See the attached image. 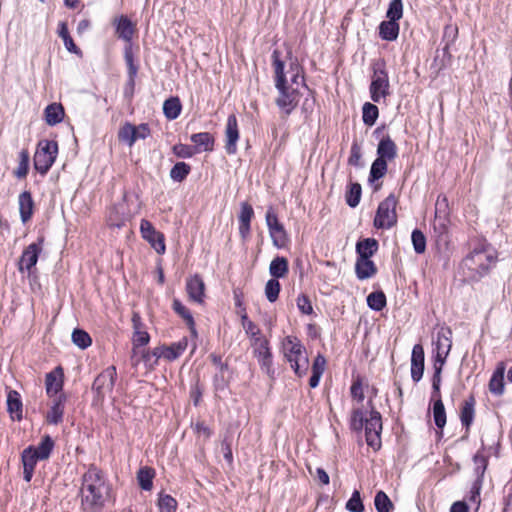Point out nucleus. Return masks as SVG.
<instances>
[{
	"mask_svg": "<svg viewBox=\"0 0 512 512\" xmlns=\"http://www.w3.org/2000/svg\"><path fill=\"white\" fill-rule=\"evenodd\" d=\"M433 397H437L433 404V419L435 425L442 429L446 424V412L444 408V404L440 398V391L436 392L433 389Z\"/></svg>",
	"mask_w": 512,
	"mask_h": 512,
	"instance_id": "nucleus-34",
	"label": "nucleus"
},
{
	"mask_svg": "<svg viewBox=\"0 0 512 512\" xmlns=\"http://www.w3.org/2000/svg\"><path fill=\"white\" fill-rule=\"evenodd\" d=\"M118 137L122 142H125L129 147H132L136 142L134 125L130 123L123 125L119 131Z\"/></svg>",
	"mask_w": 512,
	"mask_h": 512,
	"instance_id": "nucleus-57",
	"label": "nucleus"
},
{
	"mask_svg": "<svg viewBox=\"0 0 512 512\" xmlns=\"http://www.w3.org/2000/svg\"><path fill=\"white\" fill-rule=\"evenodd\" d=\"M346 509L350 512H364V505L361 500L360 492L355 490L346 503Z\"/></svg>",
	"mask_w": 512,
	"mask_h": 512,
	"instance_id": "nucleus-59",
	"label": "nucleus"
},
{
	"mask_svg": "<svg viewBox=\"0 0 512 512\" xmlns=\"http://www.w3.org/2000/svg\"><path fill=\"white\" fill-rule=\"evenodd\" d=\"M367 305L374 311H381L386 306V296L382 291L372 292L367 297Z\"/></svg>",
	"mask_w": 512,
	"mask_h": 512,
	"instance_id": "nucleus-48",
	"label": "nucleus"
},
{
	"mask_svg": "<svg viewBox=\"0 0 512 512\" xmlns=\"http://www.w3.org/2000/svg\"><path fill=\"white\" fill-rule=\"evenodd\" d=\"M379 116L378 107L370 102L364 103L362 107V120L365 125L373 126Z\"/></svg>",
	"mask_w": 512,
	"mask_h": 512,
	"instance_id": "nucleus-44",
	"label": "nucleus"
},
{
	"mask_svg": "<svg viewBox=\"0 0 512 512\" xmlns=\"http://www.w3.org/2000/svg\"><path fill=\"white\" fill-rule=\"evenodd\" d=\"M20 218L23 223L28 222L34 210V201L29 191H23L18 198Z\"/></svg>",
	"mask_w": 512,
	"mask_h": 512,
	"instance_id": "nucleus-25",
	"label": "nucleus"
},
{
	"mask_svg": "<svg viewBox=\"0 0 512 512\" xmlns=\"http://www.w3.org/2000/svg\"><path fill=\"white\" fill-rule=\"evenodd\" d=\"M21 460L23 464V478L26 482H30L37 462L41 461L40 458H36L34 446H28L23 450Z\"/></svg>",
	"mask_w": 512,
	"mask_h": 512,
	"instance_id": "nucleus-20",
	"label": "nucleus"
},
{
	"mask_svg": "<svg viewBox=\"0 0 512 512\" xmlns=\"http://www.w3.org/2000/svg\"><path fill=\"white\" fill-rule=\"evenodd\" d=\"M173 152L180 158H191L196 153L194 147L186 144L174 145Z\"/></svg>",
	"mask_w": 512,
	"mask_h": 512,
	"instance_id": "nucleus-62",
	"label": "nucleus"
},
{
	"mask_svg": "<svg viewBox=\"0 0 512 512\" xmlns=\"http://www.w3.org/2000/svg\"><path fill=\"white\" fill-rule=\"evenodd\" d=\"M131 217H132L131 213H126L124 211V203H118L111 210V212L109 214L108 221H109L110 226L120 228Z\"/></svg>",
	"mask_w": 512,
	"mask_h": 512,
	"instance_id": "nucleus-31",
	"label": "nucleus"
},
{
	"mask_svg": "<svg viewBox=\"0 0 512 512\" xmlns=\"http://www.w3.org/2000/svg\"><path fill=\"white\" fill-rule=\"evenodd\" d=\"M474 399L466 400L461 408L460 420L462 425L466 428V431L469 430L471 424L474 420Z\"/></svg>",
	"mask_w": 512,
	"mask_h": 512,
	"instance_id": "nucleus-42",
	"label": "nucleus"
},
{
	"mask_svg": "<svg viewBox=\"0 0 512 512\" xmlns=\"http://www.w3.org/2000/svg\"><path fill=\"white\" fill-rule=\"evenodd\" d=\"M387 162L380 159H375L371 165L369 173V182H375L385 176L387 173Z\"/></svg>",
	"mask_w": 512,
	"mask_h": 512,
	"instance_id": "nucleus-45",
	"label": "nucleus"
},
{
	"mask_svg": "<svg viewBox=\"0 0 512 512\" xmlns=\"http://www.w3.org/2000/svg\"><path fill=\"white\" fill-rule=\"evenodd\" d=\"M374 505L377 512H391L393 503L384 491H378L374 498Z\"/></svg>",
	"mask_w": 512,
	"mask_h": 512,
	"instance_id": "nucleus-46",
	"label": "nucleus"
},
{
	"mask_svg": "<svg viewBox=\"0 0 512 512\" xmlns=\"http://www.w3.org/2000/svg\"><path fill=\"white\" fill-rule=\"evenodd\" d=\"M497 262V252L491 245L475 247L462 261L463 276L470 281H479L486 276Z\"/></svg>",
	"mask_w": 512,
	"mask_h": 512,
	"instance_id": "nucleus-3",
	"label": "nucleus"
},
{
	"mask_svg": "<svg viewBox=\"0 0 512 512\" xmlns=\"http://www.w3.org/2000/svg\"><path fill=\"white\" fill-rule=\"evenodd\" d=\"M28 170H29V153L27 150H22L19 153V163H18L16 170L14 171V175L19 179L25 178L28 174Z\"/></svg>",
	"mask_w": 512,
	"mask_h": 512,
	"instance_id": "nucleus-50",
	"label": "nucleus"
},
{
	"mask_svg": "<svg viewBox=\"0 0 512 512\" xmlns=\"http://www.w3.org/2000/svg\"><path fill=\"white\" fill-rule=\"evenodd\" d=\"M72 342L80 349H86L92 344V339L86 331L74 329L72 332Z\"/></svg>",
	"mask_w": 512,
	"mask_h": 512,
	"instance_id": "nucleus-49",
	"label": "nucleus"
},
{
	"mask_svg": "<svg viewBox=\"0 0 512 512\" xmlns=\"http://www.w3.org/2000/svg\"><path fill=\"white\" fill-rule=\"evenodd\" d=\"M110 490L109 483L99 468L90 465L81 479V508L84 512H101Z\"/></svg>",
	"mask_w": 512,
	"mask_h": 512,
	"instance_id": "nucleus-2",
	"label": "nucleus"
},
{
	"mask_svg": "<svg viewBox=\"0 0 512 512\" xmlns=\"http://www.w3.org/2000/svg\"><path fill=\"white\" fill-rule=\"evenodd\" d=\"M254 215L253 208L247 202L241 204L239 214V234L242 239H246L250 233V222Z\"/></svg>",
	"mask_w": 512,
	"mask_h": 512,
	"instance_id": "nucleus-23",
	"label": "nucleus"
},
{
	"mask_svg": "<svg viewBox=\"0 0 512 512\" xmlns=\"http://www.w3.org/2000/svg\"><path fill=\"white\" fill-rule=\"evenodd\" d=\"M366 443L374 451L381 448L382 419L377 411H371L369 418L364 422Z\"/></svg>",
	"mask_w": 512,
	"mask_h": 512,
	"instance_id": "nucleus-10",
	"label": "nucleus"
},
{
	"mask_svg": "<svg viewBox=\"0 0 512 512\" xmlns=\"http://www.w3.org/2000/svg\"><path fill=\"white\" fill-rule=\"evenodd\" d=\"M403 16V1L402 0H391L389 3L386 17L390 20L398 21Z\"/></svg>",
	"mask_w": 512,
	"mask_h": 512,
	"instance_id": "nucleus-55",
	"label": "nucleus"
},
{
	"mask_svg": "<svg viewBox=\"0 0 512 512\" xmlns=\"http://www.w3.org/2000/svg\"><path fill=\"white\" fill-rule=\"evenodd\" d=\"M188 345V340L186 337L182 338L178 342H175L171 344L168 347H165L164 353H165V359L169 361H173L177 359L179 356L183 354V352L186 350Z\"/></svg>",
	"mask_w": 512,
	"mask_h": 512,
	"instance_id": "nucleus-40",
	"label": "nucleus"
},
{
	"mask_svg": "<svg viewBox=\"0 0 512 512\" xmlns=\"http://www.w3.org/2000/svg\"><path fill=\"white\" fill-rule=\"evenodd\" d=\"M158 507L160 512H176L177 501L171 495L159 494Z\"/></svg>",
	"mask_w": 512,
	"mask_h": 512,
	"instance_id": "nucleus-51",
	"label": "nucleus"
},
{
	"mask_svg": "<svg viewBox=\"0 0 512 512\" xmlns=\"http://www.w3.org/2000/svg\"><path fill=\"white\" fill-rule=\"evenodd\" d=\"M398 21L390 20L383 21L379 26V36L386 41H394L399 35Z\"/></svg>",
	"mask_w": 512,
	"mask_h": 512,
	"instance_id": "nucleus-33",
	"label": "nucleus"
},
{
	"mask_svg": "<svg viewBox=\"0 0 512 512\" xmlns=\"http://www.w3.org/2000/svg\"><path fill=\"white\" fill-rule=\"evenodd\" d=\"M22 406L20 394L15 390H10L7 394V409L13 420L22 419Z\"/></svg>",
	"mask_w": 512,
	"mask_h": 512,
	"instance_id": "nucleus-27",
	"label": "nucleus"
},
{
	"mask_svg": "<svg viewBox=\"0 0 512 512\" xmlns=\"http://www.w3.org/2000/svg\"><path fill=\"white\" fill-rule=\"evenodd\" d=\"M361 185L358 183H351L349 186V190L346 194V202L351 207H356L361 199Z\"/></svg>",
	"mask_w": 512,
	"mask_h": 512,
	"instance_id": "nucleus-53",
	"label": "nucleus"
},
{
	"mask_svg": "<svg viewBox=\"0 0 512 512\" xmlns=\"http://www.w3.org/2000/svg\"><path fill=\"white\" fill-rule=\"evenodd\" d=\"M474 464H475V480H480L482 482V477L484 475V472L486 470L487 466V460L483 455H475L474 456Z\"/></svg>",
	"mask_w": 512,
	"mask_h": 512,
	"instance_id": "nucleus-61",
	"label": "nucleus"
},
{
	"mask_svg": "<svg viewBox=\"0 0 512 512\" xmlns=\"http://www.w3.org/2000/svg\"><path fill=\"white\" fill-rule=\"evenodd\" d=\"M182 110V105L178 97H170L164 101L163 113L169 120L178 118Z\"/></svg>",
	"mask_w": 512,
	"mask_h": 512,
	"instance_id": "nucleus-37",
	"label": "nucleus"
},
{
	"mask_svg": "<svg viewBox=\"0 0 512 512\" xmlns=\"http://www.w3.org/2000/svg\"><path fill=\"white\" fill-rule=\"evenodd\" d=\"M190 166L185 162H178L176 163L171 171H170V177L172 180L181 182L184 180L187 175L190 173Z\"/></svg>",
	"mask_w": 512,
	"mask_h": 512,
	"instance_id": "nucleus-52",
	"label": "nucleus"
},
{
	"mask_svg": "<svg viewBox=\"0 0 512 512\" xmlns=\"http://www.w3.org/2000/svg\"><path fill=\"white\" fill-rule=\"evenodd\" d=\"M63 369L58 366L46 374L45 388L48 396H54L63 388Z\"/></svg>",
	"mask_w": 512,
	"mask_h": 512,
	"instance_id": "nucleus-19",
	"label": "nucleus"
},
{
	"mask_svg": "<svg viewBox=\"0 0 512 512\" xmlns=\"http://www.w3.org/2000/svg\"><path fill=\"white\" fill-rule=\"evenodd\" d=\"M205 283L199 274L186 279V292L191 301L202 304L205 299Z\"/></svg>",
	"mask_w": 512,
	"mask_h": 512,
	"instance_id": "nucleus-15",
	"label": "nucleus"
},
{
	"mask_svg": "<svg viewBox=\"0 0 512 512\" xmlns=\"http://www.w3.org/2000/svg\"><path fill=\"white\" fill-rule=\"evenodd\" d=\"M424 373V349L422 345L416 344L411 354V378L414 382H419Z\"/></svg>",
	"mask_w": 512,
	"mask_h": 512,
	"instance_id": "nucleus-18",
	"label": "nucleus"
},
{
	"mask_svg": "<svg viewBox=\"0 0 512 512\" xmlns=\"http://www.w3.org/2000/svg\"><path fill=\"white\" fill-rule=\"evenodd\" d=\"M397 157V146L390 136L383 137L377 146V159L386 162L392 161Z\"/></svg>",
	"mask_w": 512,
	"mask_h": 512,
	"instance_id": "nucleus-22",
	"label": "nucleus"
},
{
	"mask_svg": "<svg viewBox=\"0 0 512 512\" xmlns=\"http://www.w3.org/2000/svg\"><path fill=\"white\" fill-rule=\"evenodd\" d=\"M65 112L59 103L49 104L44 110L45 121L49 126H55L62 122Z\"/></svg>",
	"mask_w": 512,
	"mask_h": 512,
	"instance_id": "nucleus-29",
	"label": "nucleus"
},
{
	"mask_svg": "<svg viewBox=\"0 0 512 512\" xmlns=\"http://www.w3.org/2000/svg\"><path fill=\"white\" fill-rule=\"evenodd\" d=\"M297 307L298 309L306 315H310L313 312L312 304L309 300V298L306 295H299L297 297Z\"/></svg>",
	"mask_w": 512,
	"mask_h": 512,
	"instance_id": "nucleus-63",
	"label": "nucleus"
},
{
	"mask_svg": "<svg viewBox=\"0 0 512 512\" xmlns=\"http://www.w3.org/2000/svg\"><path fill=\"white\" fill-rule=\"evenodd\" d=\"M58 154V144L54 140H41L34 154V168L45 175L54 164Z\"/></svg>",
	"mask_w": 512,
	"mask_h": 512,
	"instance_id": "nucleus-7",
	"label": "nucleus"
},
{
	"mask_svg": "<svg viewBox=\"0 0 512 512\" xmlns=\"http://www.w3.org/2000/svg\"><path fill=\"white\" fill-rule=\"evenodd\" d=\"M124 58L128 67V85H130L131 89H133L135 86V78L138 72V67L134 63V56L132 53L131 45L125 48Z\"/></svg>",
	"mask_w": 512,
	"mask_h": 512,
	"instance_id": "nucleus-41",
	"label": "nucleus"
},
{
	"mask_svg": "<svg viewBox=\"0 0 512 512\" xmlns=\"http://www.w3.org/2000/svg\"><path fill=\"white\" fill-rule=\"evenodd\" d=\"M272 243L277 248H284L288 243V235L283 225L269 231Z\"/></svg>",
	"mask_w": 512,
	"mask_h": 512,
	"instance_id": "nucleus-47",
	"label": "nucleus"
},
{
	"mask_svg": "<svg viewBox=\"0 0 512 512\" xmlns=\"http://www.w3.org/2000/svg\"><path fill=\"white\" fill-rule=\"evenodd\" d=\"M44 238H38L37 242L29 244L19 260L18 269L20 272H30L31 269L37 264L38 257L43 249Z\"/></svg>",
	"mask_w": 512,
	"mask_h": 512,
	"instance_id": "nucleus-13",
	"label": "nucleus"
},
{
	"mask_svg": "<svg viewBox=\"0 0 512 512\" xmlns=\"http://www.w3.org/2000/svg\"><path fill=\"white\" fill-rule=\"evenodd\" d=\"M253 354L257 358L261 369L269 376L274 374L272 353L268 340H256V344L252 346Z\"/></svg>",
	"mask_w": 512,
	"mask_h": 512,
	"instance_id": "nucleus-14",
	"label": "nucleus"
},
{
	"mask_svg": "<svg viewBox=\"0 0 512 512\" xmlns=\"http://www.w3.org/2000/svg\"><path fill=\"white\" fill-rule=\"evenodd\" d=\"M282 350L294 373L299 377L306 375L309 368V359L300 340L294 336L285 337L282 342Z\"/></svg>",
	"mask_w": 512,
	"mask_h": 512,
	"instance_id": "nucleus-5",
	"label": "nucleus"
},
{
	"mask_svg": "<svg viewBox=\"0 0 512 512\" xmlns=\"http://www.w3.org/2000/svg\"><path fill=\"white\" fill-rule=\"evenodd\" d=\"M355 272L359 280H365L373 277L377 272V268L371 259L357 258Z\"/></svg>",
	"mask_w": 512,
	"mask_h": 512,
	"instance_id": "nucleus-26",
	"label": "nucleus"
},
{
	"mask_svg": "<svg viewBox=\"0 0 512 512\" xmlns=\"http://www.w3.org/2000/svg\"><path fill=\"white\" fill-rule=\"evenodd\" d=\"M288 271V260L285 257L277 256L271 261L269 266V273L273 279L278 280V278L285 277Z\"/></svg>",
	"mask_w": 512,
	"mask_h": 512,
	"instance_id": "nucleus-35",
	"label": "nucleus"
},
{
	"mask_svg": "<svg viewBox=\"0 0 512 512\" xmlns=\"http://www.w3.org/2000/svg\"><path fill=\"white\" fill-rule=\"evenodd\" d=\"M280 283L277 279H269L265 285V296L271 303L278 299L280 292Z\"/></svg>",
	"mask_w": 512,
	"mask_h": 512,
	"instance_id": "nucleus-56",
	"label": "nucleus"
},
{
	"mask_svg": "<svg viewBox=\"0 0 512 512\" xmlns=\"http://www.w3.org/2000/svg\"><path fill=\"white\" fill-rule=\"evenodd\" d=\"M378 249V242L374 238H366L356 245L357 258L370 259Z\"/></svg>",
	"mask_w": 512,
	"mask_h": 512,
	"instance_id": "nucleus-32",
	"label": "nucleus"
},
{
	"mask_svg": "<svg viewBox=\"0 0 512 512\" xmlns=\"http://www.w3.org/2000/svg\"><path fill=\"white\" fill-rule=\"evenodd\" d=\"M265 220H266V225L268 227V230L271 231L272 229L274 228H277L279 227L280 225H282L279 220H278V216L277 214L274 212L273 208L272 207H269L267 212H266V216H265Z\"/></svg>",
	"mask_w": 512,
	"mask_h": 512,
	"instance_id": "nucleus-64",
	"label": "nucleus"
},
{
	"mask_svg": "<svg viewBox=\"0 0 512 512\" xmlns=\"http://www.w3.org/2000/svg\"><path fill=\"white\" fill-rule=\"evenodd\" d=\"M230 371L228 370H216L213 376V387L216 393L225 391L230 383Z\"/></svg>",
	"mask_w": 512,
	"mask_h": 512,
	"instance_id": "nucleus-43",
	"label": "nucleus"
},
{
	"mask_svg": "<svg viewBox=\"0 0 512 512\" xmlns=\"http://www.w3.org/2000/svg\"><path fill=\"white\" fill-rule=\"evenodd\" d=\"M447 207V199L445 196H439L436 202V216L433 223L434 232L439 236L445 235L448 231L447 220L445 217L439 216L438 213L442 208Z\"/></svg>",
	"mask_w": 512,
	"mask_h": 512,
	"instance_id": "nucleus-28",
	"label": "nucleus"
},
{
	"mask_svg": "<svg viewBox=\"0 0 512 512\" xmlns=\"http://www.w3.org/2000/svg\"><path fill=\"white\" fill-rule=\"evenodd\" d=\"M132 324H133V349H132V356L131 361L134 366H137L139 364V359H136L138 350L140 347H143L147 345L150 341V335L146 330L143 329V324L141 321V317L138 313H134L132 316Z\"/></svg>",
	"mask_w": 512,
	"mask_h": 512,
	"instance_id": "nucleus-12",
	"label": "nucleus"
},
{
	"mask_svg": "<svg viewBox=\"0 0 512 512\" xmlns=\"http://www.w3.org/2000/svg\"><path fill=\"white\" fill-rule=\"evenodd\" d=\"M54 445V441L49 435L44 436L41 442L37 446H34L36 458H40V460L48 459L53 451Z\"/></svg>",
	"mask_w": 512,
	"mask_h": 512,
	"instance_id": "nucleus-39",
	"label": "nucleus"
},
{
	"mask_svg": "<svg viewBox=\"0 0 512 512\" xmlns=\"http://www.w3.org/2000/svg\"><path fill=\"white\" fill-rule=\"evenodd\" d=\"M113 26L118 38L131 44L135 33V25L126 15H120L113 19Z\"/></svg>",
	"mask_w": 512,
	"mask_h": 512,
	"instance_id": "nucleus-17",
	"label": "nucleus"
},
{
	"mask_svg": "<svg viewBox=\"0 0 512 512\" xmlns=\"http://www.w3.org/2000/svg\"><path fill=\"white\" fill-rule=\"evenodd\" d=\"M225 150L228 154L233 155L237 152V142L239 140V128L238 121L234 114H231L227 118L225 128Z\"/></svg>",
	"mask_w": 512,
	"mask_h": 512,
	"instance_id": "nucleus-16",
	"label": "nucleus"
},
{
	"mask_svg": "<svg viewBox=\"0 0 512 512\" xmlns=\"http://www.w3.org/2000/svg\"><path fill=\"white\" fill-rule=\"evenodd\" d=\"M275 73V87L279 96L276 99L277 106L286 114H290L298 105L301 90L307 89L304 81L303 70L297 61L290 62L289 69L285 71V64L280 59V52L272 53Z\"/></svg>",
	"mask_w": 512,
	"mask_h": 512,
	"instance_id": "nucleus-1",
	"label": "nucleus"
},
{
	"mask_svg": "<svg viewBox=\"0 0 512 512\" xmlns=\"http://www.w3.org/2000/svg\"><path fill=\"white\" fill-rule=\"evenodd\" d=\"M140 233L144 240L158 253L164 254L166 251L164 234L157 231L152 223L147 219L140 222Z\"/></svg>",
	"mask_w": 512,
	"mask_h": 512,
	"instance_id": "nucleus-11",
	"label": "nucleus"
},
{
	"mask_svg": "<svg viewBox=\"0 0 512 512\" xmlns=\"http://www.w3.org/2000/svg\"><path fill=\"white\" fill-rule=\"evenodd\" d=\"M155 470L151 467H141L137 473V480L142 490L150 491L153 487Z\"/></svg>",
	"mask_w": 512,
	"mask_h": 512,
	"instance_id": "nucleus-36",
	"label": "nucleus"
},
{
	"mask_svg": "<svg viewBox=\"0 0 512 512\" xmlns=\"http://www.w3.org/2000/svg\"><path fill=\"white\" fill-rule=\"evenodd\" d=\"M362 152L361 147L357 142H353L350 149V156L348 158V164L351 166L358 167L361 165Z\"/></svg>",
	"mask_w": 512,
	"mask_h": 512,
	"instance_id": "nucleus-60",
	"label": "nucleus"
},
{
	"mask_svg": "<svg viewBox=\"0 0 512 512\" xmlns=\"http://www.w3.org/2000/svg\"><path fill=\"white\" fill-rule=\"evenodd\" d=\"M369 94L374 103H381L390 95L389 76L383 63H377L373 67Z\"/></svg>",
	"mask_w": 512,
	"mask_h": 512,
	"instance_id": "nucleus-6",
	"label": "nucleus"
},
{
	"mask_svg": "<svg viewBox=\"0 0 512 512\" xmlns=\"http://www.w3.org/2000/svg\"><path fill=\"white\" fill-rule=\"evenodd\" d=\"M435 360H434V375L432 378V388L439 392L441 385V372L443 365L450 353L452 347V331L449 327L442 326L438 329L436 337L433 340Z\"/></svg>",
	"mask_w": 512,
	"mask_h": 512,
	"instance_id": "nucleus-4",
	"label": "nucleus"
},
{
	"mask_svg": "<svg viewBox=\"0 0 512 512\" xmlns=\"http://www.w3.org/2000/svg\"><path fill=\"white\" fill-rule=\"evenodd\" d=\"M396 206L397 199L393 194H390L380 202L373 221L374 227L377 229L388 230L396 225Z\"/></svg>",
	"mask_w": 512,
	"mask_h": 512,
	"instance_id": "nucleus-8",
	"label": "nucleus"
},
{
	"mask_svg": "<svg viewBox=\"0 0 512 512\" xmlns=\"http://www.w3.org/2000/svg\"><path fill=\"white\" fill-rule=\"evenodd\" d=\"M173 309L186 321L187 325L192 329V331L195 332L194 319L189 309H187L179 300L173 301Z\"/></svg>",
	"mask_w": 512,
	"mask_h": 512,
	"instance_id": "nucleus-54",
	"label": "nucleus"
},
{
	"mask_svg": "<svg viewBox=\"0 0 512 512\" xmlns=\"http://www.w3.org/2000/svg\"><path fill=\"white\" fill-rule=\"evenodd\" d=\"M411 240H412L414 251L417 254H422L425 252L426 238L420 230H418V229L413 230L412 235H411Z\"/></svg>",
	"mask_w": 512,
	"mask_h": 512,
	"instance_id": "nucleus-58",
	"label": "nucleus"
},
{
	"mask_svg": "<svg viewBox=\"0 0 512 512\" xmlns=\"http://www.w3.org/2000/svg\"><path fill=\"white\" fill-rule=\"evenodd\" d=\"M190 140L195 144L194 149L196 152L213 150L214 138L208 132L192 134Z\"/></svg>",
	"mask_w": 512,
	"mask_h": 512,
	"instance_id": "nucleus-30",
	"label": "nucleus"
},
{
	"mask_svg": "<svg viewBox=\"0 0 512 512\" xmlns=\"http://www.w3.org/2000/svg\"><path fill=\"white\" fill-rule=\"evenodd\" d=\"M116 378L115 366L107 367L95 378L92 385V391L95 394L94 402L102 403L105 397L112 393Z\"/></svg>",
	"mask_w": 512,
	"mask_h": 512,
	"instance_id": "nucleus-9",
	"label": "nucleus"
},
{
	"mask_svg": "<svg viewBox=\"0 0 512 512\" xmlns=\"http://www.w3.org/2000/svg\"><path fill=\"white\" fill-rule=\"evenodd\" d=\"M58 35L63 40L65 48L74 54L80 55L81 50L76 46L72 37L69 34L68 26L65 22L58 24Z\"/></svg>",
	"mask_w": 512,
	"mask_h": 512,
	"instance_id": "nucleus-38",
	"label": "nucleus"
},
{
	"mask_svg": "<svg viewBox=\"0 0 512 512\" xmlns=\"http://www.w3.org/2000/svg\"><path fill=\"white\" fill-rule=\"evenodd\" d=\"M505 364L500 362L489 381V390L492 394L500 396L504 393Z\"/></svg>",
	"mask_w": 512,
	"mask_h": 512,
	"instance_id": "nucleus-24",
	"label": "nucleus"
},
{
	"mask_svg": "<svg viewBox=\"0 0 512 512\" xmlns=\"http://www.w3.org/2000/svg\"><path fill=\"white\" fill-rule=\"evenodd\" d=\"M66 396L61 394L54 399L49 411L46 415V421L52 425H58L63 421V415L65 410Z\"/></svg>",
	"mask_w": 512,
	"mask_h": 512,
	"instance_id": "nucleus-21",
	"label": "nucleus"
}]
</instances>
